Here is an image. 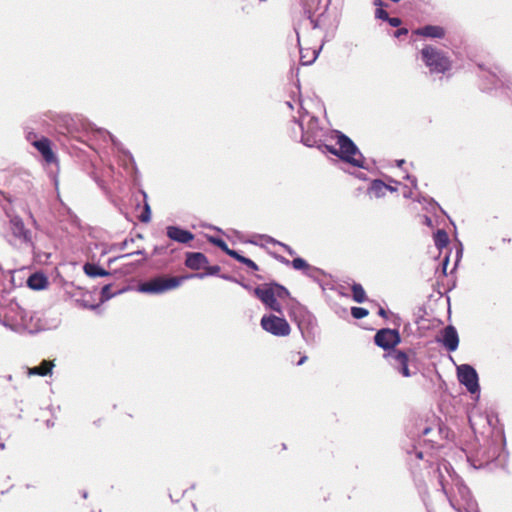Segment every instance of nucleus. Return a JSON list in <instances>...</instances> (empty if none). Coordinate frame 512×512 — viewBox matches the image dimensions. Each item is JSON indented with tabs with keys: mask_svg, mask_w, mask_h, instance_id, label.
Wrapping results in <instances>:
<instances>
[{
	"mask_svg": "<svg viewBox=\"0 0 512 512\" xmlns=\"http://www.w3.org/2000/svg\"><path fill=\"white\" fill-rule=\"evenodd\" d=\"M415 455L418 459H422L423 458V452L420 451V450H417L415 451Z\"/></svg>",
	"mask_w": 512,
	"mask_h": 512,
	"instance_id": "nucleus-50",
	"label": "nucleus"
},
{
	"mask_svg": "<svg viewBox=\"0 0 512 512\" xmlns=\"http://www.w3.org/2000/svg\"><path fill=\"white\" fill-rule=\"evenodd\" d=\"M48 284L47 277L42 273H34L29 276L27 280V285L29 288L33 290H42Z\"/></svg>",
	"mask_w": 512,
	"mask_h": 512,
	"instance_id": "nucleus-21",
	"label": "nucleus"
},
{
	"mask_svg": "<svg viewBox=\"0 0 512 512\" xmlns=\"http://www.w3.org/2000/svg\"><path fill=\"white\" fill-rule=\"evenodd\" d=\"M425 223L430 226L432 224V220L429 217H425Z\"/></svg>",
	"mask_w": 512,
	"mask_h": 512,
	"instance_id": "nucleus-54",
	"label": "nucleus"
},
{
	"mask_svg": "<svg viewBox=\"0 0 512 512\" xmlns=\"http://www.w3.org/2000/svg\"><path fill=\"white\" fill-rule=\"evenodd\" d=\"M358 177L361 178V179H364L363 173H359Z\"/></svg>",
	"mask_w": 512,
	"mask_h": 512,
	"instance_id": "nucleus-58",
	"label": "nucleus"
},
{
	"mask_svg": "<svg viewBox=\"0 0 512 512\" xmlns=\"http://www.w3.org/2000/svg\"><path fill=\"white\" fill-rule=\"evenodd\" d=\"M139 219L143 223H147V222L150 221V219H151V210H150V206L147 203H145L144 210L141 213Z\"/></svg>",
	"mask_w": 512,
	"mask_h": 512,
	"instance_id": "nucleus-37",
	"label": "nucleus"
},
{
	"mask_svg": "<svg viewBox=\"0 0 512 512\" xmlns=\"http://www.w3.org/2000/svg\"><path fill=\"white\" fill-rule=\"evenodd\" d=\"M386 21L392 27H399L401 25V19L398 17H389V19H386Z\"/></svg>",
	"mask_w": 512,
	"mask_h": 512,
	"instance_id": "nucleus-40",
	"label": "nucleus"
},
{
	"mask_svg": "<svg viewBox=\"0 0 512 512\" xmlns=\"http://www.w3.org/2000/svg\"><path fill=\"white\" fill-rule=\"evenodd\" d=\"M434 243L438 249L446 247L449 243L447 232L443 229H438L434 234Z\"/></svg>",
	"mask_w": 512,
	"mask_h": 512,
	"instance_id": "nucleus-26",
	"label": "nucleus"
},
{
	"mask_svg": "<svg viewBox=\"0 0 512 512\" xmlns=\"http://www.w3.org/2000/svg\"><path fill=\"white\" fill-rule=\"evenodd\" d=\"M400 341L401 337L396 329L383 328L377 331L374 336L375 344L385 350L394 348Z\"/></svg>",
	"mask_w": 512,
	"mask_h": 512,
	"instance_id": "nucleus-13",
	"label": "nucleus"
},
{
	"mask_svg": "<svg viewBox=\"0 0 512 512\" xmlns=\"http://www.w3.org/2000/svg\"><path fill=\"white\" fill-rule=\"evenodd\" d=\"M260 325L263 330L277 337L288 336L291 332L290 325L286 319L273 314L264 315L261 318Z\"/></svg>",
	"mask_w": 512,
	"mask_h": 512,
	"instance_id": "nucleus-9",
	"label": "nucleus"
},
{
	"mask_svg": "<svg viewBox=\"0 0 512 512\" xmlns=\"http://www.w3.org/2000/svg\"><path fill=\"white\" fill-rule=\"evenodd\" d=\"M208 264L207 257L201 252L186 253L185 265L192 270H200Z\"/></svg>",
	"mask_w": 512,
	"mask_h": 512,
	"instance_id": "nucleus-18",
	"label": "nucleus"
},
{
	"mask_svg": "<svg viewBox=\"0 0 512 512\" xmlns=\"http://www.w3.org/2000/svg\"><path fill=\"white\" fill-rule=\"evenodd\" d=\"M448 262H449V258H448V257H446V258L444 259V262H443V269H444V271L446 270V267H447Z\"/></svg>",
	"mask_w": 512,
	"mask_h": 512,
	"instance_id": "nucleus-52",
	"label": "nucleus"
},
{
	"mask_svg": "<svg viewBox=\"0 0 512 512\" xmlns=\"http://www.w3.org/2000/svg\"><path fill=\"white\" fill-rule=\"evenodd\" d=\"M415 353L413 351L404 352L401 350H392L388 353V357L391 359V365L404 377H411L417 373V369H410L412 357Z\"/></svg>",
	"mask_w": 512,
	"mask_h": 512,
	"instance_id": "nucleus-8",
	"label": "nucleus"
},
{
	"mask_svg": "<svg viewBox=\"0 0 512 512\" xmlns=\"http://www.w3.org/2000/svg\"><path fill=\"white\" fill-rule=\"evenodd\" d=\"M505 439L502 433L498 432L492 438L486 439L475 454L468 457L474 468H482L490 462L497 460L504 453Z\"/></svg>",
	"mask_w": 512,
	"mask_h": 512,
	"instance_id": "nucleus-3",
	"label": "nucleus"
},
{
	"mask_svg": "<svg viewBox=\"0 0 512 512\" xmlns=\"http://www.w3.org/2000/svg\"><path fill=\"white\" fill-rule=\"evenodd\" d=\"M82 496H83V498H87V496H88L87 492H86V491H84V492H83V494H82Z\"/></svg>",
	"mask_w": 512,
	"mask_h": 512,
	"instance_id": "nucleus-57",
	"label": "nucleus"
},
{
	"mask_svg": "<svg viewBox=\"0 0 512 512\" xmlns=\"http://www.w3.org/2000/svg\"><path fill=\"white\" fill-rule=\"evenodd\" d=\"M133 255H144V250H137L135 252L126 253V254L119 256L118 258H129Z\"/></svg>",
	"mask_w": 512,
	"mask_h": 512,
	"instance_id": "nucleus-41",
	"label": "nucleus"
},
{
	"mask_svg": "<svg viewBox=\"0 0 512 512\" xmlns=\"http://www.w3.org/2000/svg\"><path fill=\"white\" fill-rule=\"evenodd\" d=\"M54 363L52 361L43 360L39 366L27 368L28 376H47L52 374Z\"/></svg>",
	"mask_w": 512,
	"mask_h": 512,
	"instance_id": "nucleus-20",
	"label": "nucleus"
},
{
	"mask_svg": "<svg viewBox=\"0 0 512 512\" xmlns=\"http://www.w3.org/2000/svg\"><path fill=\"white\" fill-rule=\"evenodd\" d=\"M253 293L267 308L277 313H282V306L278 302L272 286H257L253 289Z\"/></svg>",
	"mask_w": 512,
	"mask_h": 512,
	"instance_id": "nucleus-12",
	"label": "nucleus"
},
{
	"mask_svg": "<svg viewBox=\"0 0 512 512\" xmlns=\"http://www.w3.org/2000/svg\"><path fill=\"white\" fill-rule=\"evenodd\" d=\"M306 360H307V356L306 355L301 356V358L297 362V365L300 366V365L304 364L306 362Z\"/></svg>",
	"mask_w": 512,
	"mask_h": 512,
	"instance_id": "nucleus-48",
	"label": "nucleus"
},
{
	"mask_svg": "<svg viewBox=\"0 0 512 512\" xmlns=\"http://www.w3.org/2000/svg\"><path fill=\"white\" fill-rule=\"evenodd\" d=\"M291 265L295 270H303L307 276H311L310 271L315 270L303 258L297 257L291 261Z\"/></svg>",
	"mask_w": 512,
	"mask_h": 512,
	"instance_id": "nucleus-27",
	"label": "nucleus"
},
{
	"mask_svg": "<svg viewBox=\"0 0 512 512\" xmlns=\"http://www.w3.org/2000/svg\"><path fill=\"white\" fill-rule=\"evenodd\" d=\"M269 286L274 288L276 298L284 299L289 296V291L284 286L277 283H271Z\"/></svg>",
	"mask_w": 512,
	"mask_h": 512,
	"instance_id": "nucleus-34",
	"label": "nucleus"
},
{
	"mask_svg": "<svg viewBox=\"0 0 512 512\" xmlns=\"http://www.w3.org/2000/svg\"><path fill=\"white\" fill-rule=\"evenodd\" d=\"M407 33V29H404V28H401V29H398L396 32H395V36L396 37H399L403 34H406Z\"/></svg>",
	"mask_w": 512,
	"mask_h": 512,
	"instance_id": "nucleus-44",
	"label": "nucleus"
},
{
	"mask_svg": "<svg viewBox=\"0 0 512 512\" xmlns=\"http://www.w3.org/2000/svg\"><path fill=\"white\" fill-rule=\"evenodd\" d=\"M84 272L90 277H103L108 276L109 272L96 264L87 263L84 265Z\"/></svg>",
	"mask_w": 512,
	"mask_h": 512,
	"instance_id": "nucleus-25",
	"label": "nucleus"
},
{
	"mask_svg": "<svg viewBox=\"0 0 512 512\" xmlns=\"http://www.w3.org/2000/svg\"><path fill=\"white\" fill-rule=\"evenodd\" d=\"M319 51L313 49L311 51H307L306 53L301 49L300 50V61L303 65L312 64L318 57Z\"/></svg>",
	"mask_w": 512,
	"mask_h": 512,
	"instance_id": "nucleus-31",
	"label": "nucleus"
},
{
	"mask_svg": "<svg viewBox=\"0 0 512 512\" xmlns=\"http://www.w3.org/2000/svg\"><path fill=\"white\" fill-rule=\"evenodd\" d=\"M414 33L427 38L441 39L445 36V29L438 25H425L416 29Z\"/></svg>",
	"mask_w": 512,
	"mask_h": 512,
	"instance_id": "nucleus-19",
	"label": "nucleus"
},
{
	"mask_svg": "<svg viewBox=\"0 0 512 512\" xmlns=\"http://www.w3.org/2000/svg\"><path fill=\"white\" fill-rule=\"evenodd\" d=\"M165 251V247L164 246H160V247H155L154 248V253L155 254H163Z\"/></svg>",
	"mask_w": 512,
	"mask_h": 512,
	"instance_id": "nucleus-43",
	"label": "nucleus"
},
{
	"mask_svg": "<svg viewBox=\"0 0 512 512\" xmlns=\"http://www.w3.org/2000/svg\"><path fill=\"white\" fill-rule=\"evenodd\" d=\"M238 284H239L240 286H242L244 289H246V290H248V291H252V292H253V289L251 288V286H250V285H248V284H246V283H244V282H242V281L238 282Z\"/></svg>",
	"mask_w": 512,
	"mask_h": 512,
	"instance_id": "nucleus-45",
	"label": "nucleus"
},
{
	"mask_svg": "<svg viewBox=\"0 0 512 512\" xmlns=\"http://www.w3.org/2000/svg\"><path fill=\"white\" fill-rule=\"evenodd\" d=\"M190 276H157L141 283L138 290L142 293L159 295L178 288Z\"/></svg>",
	"mask_w": 512,
	"mask_h": 512,
	"instance_id": "nucleus-5",
	"label": "nucleus"
},
{
	"mask_svg": "<svg viewBox=\"0 0 512 512\" xmlns=\"http://www.w3.org/2000/svg\"><path fill=\"white\" fill-rule=\"evenodd\" d=\"M435 434H439V431H435L430 426H423V427L419 428L418 432H417V436L419 438V441L422 440L423 442H428L431 445L433 443H436V440H435V437H434Z\"/></svg>",
	"mask_w": 512,
	"mask_h": 512,
	"instance_id": "nucleus-23",
	"label": "nucleus"
},
{
	"mask_svg": "<svg viewBox=\"0 0 512 512\" xmlns=\"http://www.w3.org/2000/svg\"><path fill=\"white\" fill-rule=\"evenodd\" d=\"M337 144L339 146L338 149L330 145H324V149L354 167L363 169L367 168L366 159L356 144L348 136L338 132Z\"/></svg>",
	"mask_w": 512,
	"mask_h": 512,
	"instance_id": "nucleus-2",
	"label": "nucleus"
},
{
	"mask_svg": "<svg viewBox=\"0 0 512 512\" xmlns=\"http://www.w3.org/2000/svg\"><path fill=\"white\" fill-rule=\"evenodd\" d=\"M406 178H407V179H409V180L411 181V183H412V185H413V187H414V188H416V187H417V180H416V178H415V177H411L410 175H407V176H406Z\"/></svg>",
	"mask_w": 512,
	"mask_h": 512,
	"instance_id": "nucleus-46",
	"label": "nucleus"
},
{
	"mask_svg": "<svg viewBox=\"0 0 512 512\" xmlns=\"http://www.w3.org/2000/svg\"><path fill=\"white\" fill-rule=\"evenodd\" d=\"M221 278L227 280V281H231V282H234V283H237L240 282L238 279H236L235 277L233 276H230V275H221Z\"/></svg>",
	"mask_w": 512,
	"mask_h": 512,
	"instance_id": "nucleus-42",
	"label": "nucleus"
},
{
	"mask_svg": "<svg viewBox=\"0 0 512 512\" xmlns=\"http://www.w3.org/2000/svg\"><path fill=\"white\" fill-rule=\"evenodd\" d=\"M437 341L441 343L449 352H453L458 348L459 336L454 326H446L437 338Z\"/></svg>",
	"mask_w": 512,
	"mask_h": 512,
	"instance_id": "nucleus-15",
	"label": "nucleus"
},
{
	"mask_svg": "<svg viewBox=\"0 0 512 512\" xmlns=\"http://www.w3.org/2000/svg\"><path fill=\"white\" fill-rule=\"evenodd\" d=\"M352 297L353 300L357 303H363L366 300V293L364 288L359 283H354L352 285Z\"/></svg>",
	"mask_w": 512,
	"mask_h": 512,
	"instance_id": "nucleus-29",
	"label": "nucleus"
},
{
	"mask_svg": "<svg viewBox=\"0 0 512 512\" xmlns=\"http://www.w3.org/2000/svg\"><path fill=\"white\" fill-rule=\"evenodd\" d=\"M387 188L388 184L380 179H375L371 182L368 193L374 195L376 198H382L385 196Z\"/></svg>",
	"mask_w": 512,
	"mask_h": 512,
	"instance_id": "nucleus-22",
	"label": "nucleus"
},
{
	"mask_svg": "<svg viewBox=\"0 0 512 512\" xmlns=\"http://www.w3.org/2000/svg\"><path fill=\"white\" fill-rule=\"evenodd\" d=\"M111 288H112L111 284H107V285L102 287L101 292H100V300H101V302L108 301L113 296H115V295H117V294L122 292V290H118L117 292H112Z\"/></svg>",
	"mask_w": 512,
	"mask_h": 512,
	"instance_id": "nucleus-32",
	"label": "nucleus"
},
{
	"mask_svg": "<svg viewBox=\"0 0 512 512\" xmlns=\"http://www.w3.org/2000/svg\"><path fill=\"white\" fill-rule=\"evenodd\" d=\"M10 230L22 244L33 246L32 232L25 227L23 220L15 215L10 218Z\"/></svg>",
	"mask_w": 512,
	"mask_h": 512,
	"instance_id": "nucleus-14",
	"label": "nucleus"
},
{
	"mask_svg": "<svg viewBox=\"0 0 512 512\" xmlns=\"http://www.w3.org/2000/svg\"><path fill=\"white\" fill-rule=\"evenodd\" d=\"M228 255L235 260L239 261L240 263L246 265L247 267L251 268L252 270H258V265L252 261L251 259L244 257L240 255L236 250H233L232 252H228Z\"/></svg>",
	"mask_w": 512,
	"mask_h": 512,
	"instance_id": "nucleus-28",
	"label": "nucleus"
},
{
	"mask_svg": "<svg viewBox=\"0 0 512 512\" xmlns=\"http://www.w3.org/2000/svg\"><path fill=\"white\" fill-rule=\"evenodd\" d=\"M420 59L430 74H446L452 68V60L447 53L433 45H425L420 50Z\"/></svg>",
	"mask_w": 512,
	"mask_h": 512,
	"instance_id": "nucleus-4",
	"label": "nucleus"
},
{
	"mask_svg": "<svg viewBox=\"0 0 512 512\" xmlns=\"http://www.w3.org/2000/svg\"><path fill=\"white\" fill-rule=\"evenodd\" d=\"M404 163H405V160H403V159H402V160H398V161H397V166H398V167H402V165H403Z\"/></svg>",
	"mask_w": 512,
	"mask_h": 512,
	"instance_id": "nucleus-55",
	"label": "nucleus"
},
{
	"mask_svg": "<svg viewBox=\"0 0 512 512\" xmlns=\"http://www.w3.org/2000/svg\"><path fill=\"white\" fill-rule=\"evenodd\" d=\"M301 131L300 141L307 147H317L321 151L325 152L324 145L321 142V130L319 127L318 118L315 116H309L308 121L304 125V117L300 120L295 121Z\"/></svg>",
	"mask_w": 512,
	"mask_h": 512,
	"instance_id": "nucleus-7",
	"label": "nucleus"
},
{
	"mask_svg": "<svg viewBox=\"0 0 512 512\" xmlns=\"http://www.w3.org/2000/svg\"><path fill=\"white\" fill-rule=\"evenodd\" d=\"M33 146L40 152L47 163L56 162V156L51 149V143L48 138L42 137L34 141Z\"/></svg>",
	"mask_w": 512,
	"mask_h": 512,
	"instance_id": "nucleus-17",
	"label": "nucleus"
},
{
	"mask_svg": "<svg viewBox=\"0 0 512 512\" xmlns=\"http://www.w3.org/2000/svg\"><path fill=\"white\" fill-rule=\"evenodd\" d=\"M264 237H265V239H266V241H267L268 243L278 244V245H280V246L284 247V248L288 251V253H289L290 255H293V254H294V251H293V250H292L288 245L283 244V243H281V242H279V241H276V240H275V239H273L272 237H269V236H264Z\"/></svg>",
	"mask_w": 512,
	"mask_h": 512,
	"instance_id": "nucleus-38",
	"label": "nucleus"
},
{
	"mask_svg": "<svg viewBox=\"0 0 512 512\" xmlns=\"http://www.w3.org/2000/svg\"><path fill=\"white\" fill-rule=\"evenodd\" d=\"M457 373L459 382L464 385L471 394L479 393L478 374L472 366L468 364L460 365L457 368Z\"/></svg>",
	"mask_w": 512,
	"mask_h": 512,
	"instance_id": "nucleus-11",
	"label": "nucleus"
},
{
	"mask_svg": "<svg viewBox=\"0 0 512 512\" xmlns=\"http://www.w3.org/2000/svg\"><path fill=\"white\" fill-rule=\"evenodd\" d=\"M438 481L443 493L448 498L452 507L456 508L455 498L457 495L468 503L470 501V491L463 481L458 477L447 461H442L438 464Z\"/></svg>",
	"mask_w": 512,
	"mask_h": 512,
	"instance_id": "nucleus-1",
	"label": "nucleus"
},
{
	"mask_svg": "<svg viewBox=\"0 0 512 512\" xmlns=\"http://www.w3.org/2000/svg\"><path fill=\"white\" fill-rule=\"evenodd\" d=\"M482 71L481 78L484 79L482 86L486 90L497 89L504 85L506 73L498 66L485 67L479 64Z\"/></svg>",
	"mask_w": 512,
	"mask_h": 512,
	"instance_id": "nucleus-10",
	"label": "nucleus"
},
{
	"mask_svg": "<svg viewBox=\"0 0 512 512\" xmlns=\"http://www.w3.org/2000/svg\"><path fill=\"white\" fill-rule=\"evenodd\" d=\"M290 316L297 323V326L306 341L314 338L317 320L306 307L299 303L293 305L290 310Z\"/></svg>",
	"mask_w": 512,
	"mask_h": 512,
	"instance_id": "nucleus-6",
	"label": "nucleus"
},
{
	"mask_svg": "<svg viewBox=\"0 0 512 512\" xmlns=\"http://www.w3.org/2000/svg\"><path fill=\"white\" fill-rule=\"evenodd\" d=\"M375 17L377 19H381L383 21H386V19H389L388 13L383 8H377L375 11Z\"/></svg>",
	"mask_w": 512,
	"mask_h": 512,
	"instance_id": "nucleus-39",
	"label": "nucleus"
},
{
	"mask_svg": "<svg viewBox=\"0 0 512 512\" xmlns=\"http://www.w3.org/2000/svg\"><path fill=\"white\" fill-rule=\"evenodd\" d=\"M206 270H207L206 273H198V274L193 275L192 277H197V278L202 279L206 275H217L220 272V267L218 265L208 266L206 268Z\"/></svg>",
	"mask_w": 512,
	"mask_h": 512,
	"instance_id": "nucleus-35",
	"label": "nucleus"
},
{
	"mask_svg": "<svg viewBox=\"0 0 512 512\" xmlns=\"http://www.w3.org/2000/svg\"><path fill=\"white\" fill-rule=\"evenodd\" d=\"M368 310L362 307H352L351 314L355 319H362L368 315Z\"/></svg>",
	"mask_w": 512,
	"mask_h": 512,
	"instance_id": "nucleus-36",
	"label": "nucleus"
},
{
	"mask_svg": "<svg viewBox=\"0 0 512 512\" xmlns=\"http://www.w3.org/2000/svg\"><path fill=\"white\" fill-rule=\"evenodd\" d=\"M279 259H280V261H281L282 263H285V264H290V263H291L288 259H286V258H284V257H280Z\"/></svg>",
	"mask_w": 512,
	"mask_h": 512,
	"instance_id": "nucleus-53",
	"label": "nucleus"
},
{
	"mask_svg": "<svg viewBox=\"0 0 512 512\" xmlns=\"http://www.w3.org/2000/svg\"><path fill=\"white\" fill-rule=\"evenodd\" d=\"M209 242L214 244L215 246H217L218 248H220L222 251H224L227 255H228V252H232L233 250L232 249H229L228 245L226 244V242L221 239V238H218V237H209L208 238Z\"/></svg>",
	"mask_w": 512,
	"mask_h": 512,
	"instance_id": "nucleus-33",
	"label": "nucleus"
},
{
	"mask_svg": "<svg viewBox=\"0 0 512 512\" xmlns=\"http://www.w3.org/2000/svg\"><path fill=\"white\" fill-rule=\"evenodd\" d=\"M374 5L377 6L378 8H382L384 2L382 0H375Z\"/></svg>",
	"mask_w": 512,
	"mask_h": 512,
	"instance_id": "nucleus-49",
	"label": "nucleus"
},
{
	"mask_svg": "<svg viewBox=\"0 0 512 512\" xmlns=\"http://www.w3.org/2000/svg\"><path fill=\"white\" fill-rule=\"evenodd\" d=\"M318 3H319V0H304L303 1L304 12H305V14H307L308 19L310 20V23H311L313 29H316L319 27L318 20L313 18V12H312L313 6Z\"/></svg>",
	"mask_w": 512,
	"mask_h": 512,
	"instance_id": "nucleus-24",
	"label": "nucleus"
},
{
	"mask_svg": "<svg viewBox=\"0 0 512 512\" xmlns=\"http://www.w3.org/2000/svg\"><path fill=\"white\" fill-rule=\"evenodd\" d=\"M166 235L172 241L186 244L194 239V234L189 230H185L178 226H167L166 227Z\"/></svg>",
	"mask_w": 512,
	"mask_h": 512,
	"instance_id": "nucleus-16",
	"label": "nucleus"
},
{
	"mask_svg": "<svg viewBox=\"0 0 512 512\" xmlns=\"http://www.w3.org/2000/svg\"><path fill=\"white\" fill-rule=\"evenodd\" d=\"M6 380H7V381H12V375H7V376H6Z\"/></svg>",
	"mask_w": 512,
	"mask_h": 512,
	"instance_id": "nucleus-56",
	"label": "nucleus"
},
{
	"mask_svg": "<svg viewBox=\"0 0 512 512\" xmlns=\"http://www.w3.org/2000/svg\"><path fill=\"white\" fill-rule=\"evenodd\" d=\"M387 191H390V192H396V191H397V188L388 184Z\"/></svg>",
	"mask_w": 512,
	"mask_h": 512,
	"instance_id": "nucleus-51",
	"label": "nucleus"
},
{
	"mask_svg": "<svg viewBox=\"0 0 512 512\" xmlns=\"http://www.w3.org/2000/svg\"><path fill=\"white\" fill-rule=\"evenodd\" d=\"M286 104H287L290 108H292V105H291V103H290V102H286Z\"/></svg>",
	"mask_w": 512,
	"mask_h": 512,
	"instance_id": "nucleus-60",
	"label": "nucleus"
},
{
	"mask_svg": "<svg viewBox=\"0 0 512 512\" xmlns=\"http://www.w3.org/2000/svg\"><path fill=\"white\" fill-rule=\"evenodd\" d=\"M100 133L105 134V136L110 139V141L112 142V145L114 146L115 149H117V151L128 156L131 160L133 159L131 153L129 151H126L124 149L122 143L118 139H116L110 132L105 131V130H100Z\"/></svg>",
	"mask_w": 512,
	"mask_h": 512,
	"instance_id": "nucleus-30",
	"label": "nucleus"
},
{
	"mask_svg": "<svg viewBox=\"0 0 512 512\" xmlns=\"http://www.w3.org/2000/svg\"><path fill=\"white\" fill-rule=\"evenodd\" d=\"M378 314L383 317V318H386L387 317V313H386V310L382 307L379 308V311H378Z\"/></svg>",
	"mask_w": 512,
	"mask_h": 512,
	"instance_id": "nucleus-47",
	"label": "nucleus"
},
{
	"mask_svg": "<svg viewBox=\"0 0 512 512\" xmlns=\"http://www.w3.org/2000/svg\"><path fill=\"white\" fill-rule=\"evenodd\" d=\"M0 448L4 449V443H0Z\"/></svg>",
	"mask_w": 512,
	"mask_h": 512,
	"instance_id": "nucleus-59",
	"label": "nucleus"
}]
</instances>
